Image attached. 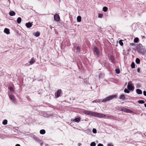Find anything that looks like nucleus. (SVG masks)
Returning a JSON list of instances; mask_svg holds the SVG:
<instances>
[{
	"label": "nucleus",
	"mask_w": 146,
	"mask_h": 146,
	"mask_svg": "<svg viewBox=\"0 0 146 146\" xmlns=\"http://www.w3.org/2000/svg\"><path fill=\"white\" fill-rule=\"evenodd\" d=\"M92 116L99 118L104 117L106 116L104 114L93 111Z\"/></svg>",
	"instance_id": "1"
},
{
	"label": "nucleus",
	"mask_w": 146,
	"mask_h": 146,
	"mask_svg": "<svg viewBox=\"0 0 146 146\" xmlns=\"http://www.w3.org/2000/svg\"><path fill=\"white\" fill-rule=\"evenodd\" d=\"M117 96L116 95H113L112 96H110L108 97L105 98L103 100H102V102H106L112 99H113V98L115 97H116Z\"/></svg>",
	"instance_id": "2"
},
{
	"label": "nucleus",
	"mask_w": 146,
	"mask_h": 146,
	"mask_svg": "<svg viewBox=\"0 0 146 146\" xmlns=\"http://www.w3.org/2000/svg\"><path fill=\"white\" fill-rule=\"evenodd\" d=\"M127 88L130 90L133 91L134 89V86L133 84L131 82H128Z\"/></svg>",
	"instance_id": "3"
},
{
	"label": "nucleus",
	"mask_w": 146,
	"mask_h": 146,
	"mask_svg": "<svg viewBox=\"0 0 146 146\" xmlns=\"http://www.w3.org/2000/svg\"><path fill=\"white\" fill-rule=\"evenodd\" d=\"M120 110L127 113H131L132 112L131 110L124 108H121Z\"/></svg>",
	"instance_id": "4"
},
{
	"label": "nucleus",
	"mask_w": 146,
	"mask_h": 146,
	"mask_svg": "<svg viewBox=\"0 0 146 146\" xmlns=\"http://www.w3.org/2000/svg\"><path fill=\"white\" fill-rule=\"evenodd\" d=\"M93 50L94 52L96 53V55L99 56L100 54V52L98 48L96 47H94V48Z\"/></svg>",
	"instance_id": "5"
},
{
	"label": "nucleus",
	"mask_w": 146,
	"mask_h": 146,
	"mask_svg": "<svg viewBox=\"0 0 146 146\" xmlns=\"http://www.w3.org/2000/svg\"><path fill=\"white\" fill-rule=\"evenodd\" d=\"M54 19L55 21H59L60 20V17L57 14H55L54 16Z\"/></svg>",
	"instance_id": "6"
},
{
	"label": "nucleus",
	"mask_w": 146,
	"mask_h": 146,
	"mask_svg": "<svg viewBox=\"0 0 146 146\" xmlns=\"http://www.w3.org/2000/svg\"><path fill=\"white\" fill-rule=\"evenodd\" d=\"M83 112L86 115H92L93 111L92 112L90 111L85 110Z\"/></svg>",
	"instance_id": "7"
},
{
	"label": "nucleus",
	"mask_w": 146,
	"mask_h": 146,
	"mask_svg": "<svg viewBox=\"0 0 146 146\" xmlns=\"http://www.w3.org/2000/svg\"><path fill=\"white\" fill-rule=\"evenodd\" d=\"M80 120V117L78 118H76L74 119H71V121H73L75 122H78Z\"/></svg>",
	"instance_id": "8"
},
{
	"label": "nucleus",
	"mask_w": 146,
	"mask_h": 146,
	"mask_svg": "<svg viewBox=\"0 0 146 146\" xmlns=\"http://www.w3.org/2000/svg\"><path fill=\"white\" fill-rule=\"evenodd\" d=\"M140 53L141 54L144 55L146 53V51L145 50L144 48H142L140 50Z\"/></svg>",
	"instance_id": "9"
},
{
	"label": "nucleus",
	"mask_w": 146,
	"mask_h": 146,
	"mask_svg": "<svg viewBox=\"0 0 146 146\" xmlns=\"http://www.w3.org/2000/svg\"><path fill=\"white\" fill-rule=\"evenodd\" d=\"M32 23L33 22H29L28 23H27L26 24V26L27 28H30L31 27L32 25Z\"/></svg>",
	"instance_id": "10"
},
{
	"label": "nucleus",
	"mask_w": 146,
	"mask_h": 146,
	"mask_svg": "<svg viewBox=\"0 0 146 146\" xmlns=\"http://www.w3.org/2000/svg\"><path fill=\"white\" fill-rule=\"evenodd\" d=\"M61 92V91L60 90H59L57 92L56 97H58L60 96Z\"/></svg>",
	"instance_id": "11"
},
{
	"label": "nucleus",
	"mask_w": 146,
	"mask_h": 146,
	"mask_svg": "<svg viewBox=\"0 0 146 146\" xmlns=\"http://www.w3.org/2000/svg\"><path fill=\"white\" fill-rule=\"evenodd\" d=\"M9 14L11 16H15V13L13 11H10L9 13Z\"/></svg>",
	"instance_id": "12"
},
{
	"label": "nucleus",
	"mask_w": 146,
	"mask_h": 146,
	"mask_svg": "<svg viewBox=\"0 0 146 146\" xmlns=\"http://www.w3.org/2000/svg\"><path fill=\"white\" fill-rule=\"evenodd\" d=\"M35 61V59L34 58H32L30 61H29V63L31 64H32L34 63V62Z\"/></svg>",
	"instance_id": "13"
},
{
	"label": "nucleus",
	"mask_w": 146,
	"mask_h": 146,
	"mask_svg": "<svg viewBox=\"0 0 146 146\" xmlns=\"http://www.w3.org/2000/svg\"><path fill=\"white\" fill-rule=\"evenodd\" d=\"M4 32L7 34H9L10 33L9 29L6 28L5 29Z\"/></svg>",
	"instance_id": "14"
},
{
	"label": "nucleus",
	"mask_w": 146,
	"mask_h": 146,
	"mask_svg": "<svg viewBox=\"0 0 146 146\" xmlns=\"http://www.w3.org/2000/svg\"><path fill=\"white\" fill-rule=\"evenodd\" d=\"M137 93L139 94H142V91L141 90L139 89H137L136 90Z\"/></svg>",
	"instance_id": "15"
},
{
	"label": "nucleus",
	"mask_w": 146,
	"mask_h": 146,
	"mask_svg": "<svg viewBox=\"0 0 146 146\" xmlns=\"http://www.w3.org/2000/svg\"><path fill=\"white\" fill-rule=\"evenodd\" d=\"M119 98L120 99L125 100V97L124 95L122 94L119 96Z\"/></svg>",
	"instance_id": "16"
},
{
	"label": "nucleus",
	"mask_w": 146,
	"mask_h": 146,
	"mask_svg": "<svg viewBox=\"0 0 146 146\" xmlns=\"http://www.w3.org/2000/svg\"><path fill=\"white\" fill-rule=\"evenodd\" d=\"M40 133L41 134H44L45 133V131L44 129H42L40 131Z\"/></svg>",
	"instance_id": "17"
},
{
	"label": "nucleus",
	"mask_w": 146,
	"mask_h": 146,
	"mask_svg": "<svg viewBox=\"0 0 146 146\" xmlns=\"http://www.w3.org/2000/svg\"><path fill=\"white\" fill-rule=\"evenodd\" d=\"M21 17H18L17 20V22L18 23H21Z\"/></svg>",
	"instance_id": "18"
},
{
	"label": "nucleus",
	"mask_w": 146,
	"mask_h": 146,
	"mask_svg": "<svg viewBox=\"0 0 146 146\" xmlns=\"http://www.w3.org/2000/svg\"><path fill=\"white\" fill-rule=\"evenodd\" d=\"M77 20L78 22H80L81 20V17L80 16H78L77 18Z\"/></svg>",
	"instance_id": "19"
},
{
	"label": "nucleus",
	"mask_w": 146,
	"mask_h": 146,
	"mask_svg": "<svg viewBox=\"0 0 146 146\" xmlns=\"http://www.w3.org/2000/svg\"><path fill=\"white\" fill-rule=\"evenodd\" d=\"M136 63L138 64H139L140 63V60L138 58H137L135 60Z\"/></svg>",
	"instance_id": "20"
},
{
	"label": "nucleus",
	"mask_w": 146,
	"mask_h": 146,
	"mask_svg": "<svg viewBox=\"0 0 146 146\" xmlns=\"http://www.w3.org/2000/svg\"><path fill=\"white\" fill-rule=\"evenodd\" d=\"M7 121L6 119L4 120L3 121L2 123L3 125H6L7 124Z\"/></svg>",
	"instance_id": "21"
},
{
	"label": "nucleus",
	"mask_w": 146,
	"mask_h": 146,
	"mask_svg": "<svg viewBox=\"0 0 146 146\" xmlns=\"http://www.w3.org/2000/svg\"><path fill=\"white\" fill-rule=\"evenodd\" d=\"M108 8L106 7H104L103 8V10L104 12H106L108 11Z\"/></svg>",
	"instance_id": "22"
},
{
	"label": "nucleus",
	"mask_w": 146,
	"mask_h": 146,
	"mask_svg": "<svg viewBox=\"0 0 146 146\" xmlns=\"http://www.w3.org/2000/svg\"><path fill=\"white\" fill-rule=\"evenodd\" d=\"M40 35V33L39 32H37L35 34V36L36 37Z\"/></svg>",
	"instance_id": "23"
},
{
	"label": "nucleus",
	"mask_w": 146,
	"mask_h": 146,
	"mask_svg": "<svg viewBox=\"0 0 146 146\" xmlns=\"http://www.w3.org/2000/svg\"><path fill=\"white\" fill-rule=\"evenodd\" d=\"M10 98L13 101H15V100L14 97L13 95H10Z\"/></svg>",
	"instance_id": "24"
},
{
	"label": "nucleus",
	"mask_w": 146,
	"mask_h": 146,
	"mask_svg": "<svg viewBox=\"0 0 146 146\" xmlns=\"http://www.w3.org/2000/svg\"><path fill=\"white\" fill-rule=\"evenodd\" d=\"M138 102L140 104H143L145 103L144 101L143 100H140L138 101Z\"/></svg>",
	"instance_id": "25"
},
{
	"label": "nucleus",
	"mask_w": 146,
	"mask_h": 146,
	"mask_svg": "<svg viewBox=\"0 0 146 146\" xmlns=\"http://www.w3.org/2000/svg\"><path fill=\"white\" fill-rule=\"evenodd\" d=\"M90 146H96V143L94 142H92L90 144Z\"/></svg>",
	"instance_id": "26"
},
{
	"label": "nucleus",
	"mask_w": 146,
	"mask_h": 146,
	"mask_svg": "<svg viewBox=\"0 0 146 146\" xmlns=\"http://www.w3.org/2000/svg\"><path fill=\"white\" fill-rule=\"evenodd\" d=\"M131 66L132 68H134L135 67V64L134 62H132L131 64Z\"/></svg>",
	"instance_id": "27"
},
{
	"label": "nucleus",
	"mask_w": 146,
	"mask_h": 146,
	"mask_svg": "<svg viewBox=\"0 0 146 146\" xmlns=\"http://www.w3.org/2000/svg\"><path fill=\"white\" fill-rule=\"evenodd\" d=\"M139 40V39L138 38H136L134 39V42H137Z\"/></svg>",
	"instance_id": "28"
},
{
	"label": "nucleus",
	"mask_w": 146,
	"mask_h": 146,
	"mask_svg": "<svg viewBox=\"0 0 146 146\" xmlns=\"http://www.w3.org/2000/svg\"><path fill=\"white\" fill-rule=\"evenodd\" d=\"M124 92L126 93H129V91L127 89H125L124 90Z\"/></svg>",
	"instance_id": "29"
},
{
	"label": "nucleus",
	"mask_w": 146,
	"mask_h": 146,
	"mask_svg": "<svg viewBox=\"0 0 146 146\" xmlns=\"http://www.w3.org/2000/svg\"><path fill=\"white\" fill-rule=\"evenodd\" d=\"M115 70L116 73L117 74H119V73L120 71H119V69H115Z\"/></svg>",
	"instance_id": "30"
},
{
	"label": "nucleus",
	"mask_w": 146,
	"mask_h": 146,
	"mask_svg": "<svg viewBox=\"0 0 146 146\" xmlns=\"http://www.w3.org/2000/svg\"><path fill=\"white\" fill-rule=\"evenodd\" d=\"M103 16V15L102 14H99L98 15V17L100 18H102Z\"/></svg>",
	"instance_id": "31"
},
{
	"label": "nucleus",
	"mask_w": 146,
	"mask_h": 146,
	"mask_svg": "<svg viewBox=\"0 0 146 146\" xmlns=\"http://www.w3.org/2000/svg\"><path fill=\"white\" fill-rule=\"evenodd\" d=\"M119 43L121 46H123V43L122 42V40H119Z\"/></svg>",
	"instance_id": "32"
},
{
	"label": "nucleus",
	"mask_w": 146,
	"mask_h": 146,
	"mask_svg": "<svg viewBox=\"0 0 146 146\" xmlns=\"http://www.w3.org/2000/svg\"><path fill=\"white\" fill-rule=\"evenodd\" d=\"M33 138L36 141L38 142H39L40 141L39 140L37 137H34Z\"/></svg>",
	"instance_id": "33"
},
{
	"label": "nucleus",
	"mask_w": 146,
	"mask_h": 146,
	"mask_svg": "<svg viewBox=\"0 0 146 146\" xmlns=\"http://www.w3.org/2000/svg\"><path fill=\"white\" fill-rule=\"evenodd\" d=\"M9 89L11 92H13L14 91V89L13 88L11 87H10Z\"/></svg>",
	"instance_id": "34"
},
{
	"label": "nucleus",
	"mask_w": 146,
	"mask_h": 146,
	"mask_svg": "<svg viewBox=\"0 0 146 146\" xmlns=\"http://www.w3.org/2000/svg\"><path fill=\"white\" fill-rule=\"evenodd\" d=\"M92 131L94 133H96L97 132L96 130L95 129H93L92 130Z\"/></svg>",
	"instance_id": "35"
},
{
	"label": "nucleus",
	"mask_w": 146,
	"mask_h": 146,
	"mask_svg": "<svg viewBox=\"0 0 146 146\" xmlns=\"http://www.w3.org/2000/svg\"><path fill=\"white\" fill-rule=\"evenodd\" d=\"M76 50H77V52H79L80 51V48L79 46H77L76 48Z\"/></svg>",
	"instance_id": "36"
},
{
	"label": "nucleus",
	"mask_w": 146,
	"mask_h": 146,
	"mask_svg": "<svg viewBox=\"0 0 146 146\" xmlns=\"http://www.w3.org/2000/svg\"><path fill=\"white\" fill-rule=\"evenodd\" d=\"M108 146H113V145L111 143H108L107 145Z\"/></svg>",
	"instance_id": "37"
},
{
	"label": "nucleus",
	"mask_w": 146,
	"mask_h": 146,
	"mask_svg": "<svg viewBox=\"0 0 146 146\" xmlns=\"http://www.w3.org/2000/svg\"><path fill=\"white\" fill-rule=\"evenodd\" d=\"M100 100H94V101H93V102H99Z\"/></svg>",
	"instance_id": "38"
},
{
	"label": "nucleus",
	"mask_w": 146,
	"mask_h": 146,
	"mask_svg": "<svg viewBox=\"0 0 146 146\" xmlns=\"http://www.w3.org/2000/svg\"><path fill=\"white\" fill-rule=\"evenodd\" d=\"M143 94L145 96H146V91H144L143 92Z\"/></svg>",
	"instance_id": "39"
},
{
	"label": "nucleus",
	"mask_w": 146,
	"mask_h": 146,
	"mask_svg": "<svg viewBox=\"0 0 146 146\" xmlns=\"http://www.w3.org/2000/svg\"><path fill=\"white\" fill-rule=\"evenodd\" d=\"M98 146H104L103 144H101V143H99L98 145Z\"/></svg>",
	"instance_id": "40"
},
{
	"label": "nucleus",
	"mask_w": 146,
	"mask_h": 146,
	"mask_svg": "<svg viewBox=\"0 0 146 146\" xmlns=\"http://www.w3.org/2000/svg\"><path fill=\"white\" fill-rule=\"evenodd\" d=\"M140 70L139 68H137V71L138 72H140Z\"/></svg>",
	"instance_id": "41"
},
{
	"label": "nucleus",
	"mask_w": 146,
	"mask_h": 146,
	"mask_svg": "<svg viewBox=\"0 0 146 146\" xmlns=\"http://www.w3.org/2000/svg\"><path fill=\"white\" fill-rule=\"evenodd\" d=\"M15 146H21L19 144H17Z\"/></svg>",
	"instance_id": "42"
},
{
	"label": "nucleus",
	"mask_w": 146,
	"mask_h": 146,
	"mask_svg": "<svg viewBox=\"0 0 146 146\" xmlns=\"http://www.w3.org/2000/svg\"><path fill=\"white\" fill-rule=\"evenodd\" d=\"M144 106L146 108V104H144Z\"/></svg>",
	"instance_id": "43"
},
{
	"label": "nucleus",
	"mask_w": 146,
	"mask_h": 146,
	"mask_svg": "<svg viewBox=\"0 0 146 146\" xmlns=\"http://www.w3.org/2000/svg\"><path fill=\"white\" fill-rule=\"evenodd\" d=\"M45 116H46V117H48V116H47V115H45Z\"/></svg>",
	"instance_id": "44"
}]
</instances>
